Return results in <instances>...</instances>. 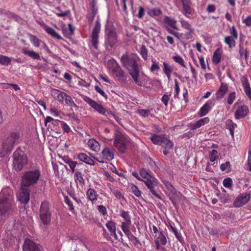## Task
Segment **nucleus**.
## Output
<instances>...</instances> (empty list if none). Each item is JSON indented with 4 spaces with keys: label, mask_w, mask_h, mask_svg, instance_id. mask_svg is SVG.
I'll return each instance as SVG.
<instances>
[{
    "label": "nucleus",
    "mask_w": 251,
    "mask_h": 251,
    "mask_svg": "<svg viewBox=\"0 0 251 251\" xmlns=\"http://www.w3.org/2000/svg\"><path fill=\"white\" fill-rule=\"evenodd\" d=\"M221 59V53L220 52V49H217L214 52L212 57L213 63L217 65L220 62Z\"/></svg>",
    "instance_id": "cd10ccee"
},
{
    "label": "nucleus",
    "mask_w": 251,
    "mask_h": 251,
    "mask_svg": "<svg viewBox=\"0 0 251 251\" xmlns=\"http://www.w3.org/2000/svg\"><path fill=\"white\" fill-rule=\"evenodd\" d=\"M120 215L126 221L127 224H131L130 216L128 211L122 210Z\"/></svg>",
    "instance_id": "c9c22d12"
},
{
    "label": "nucleus",
    "mask_w": 251,
    "mask_h": 251,
    "mask_svg": "<svg viewBox=\"0 0 251 251\" xmlns=\"http://www.w3.org/2000/svg\"><path fill=\"white\" fill-rule=\"evenodd\" d=\"M21 51L24 55L29 56L33 59L37 60H41V57L39 54L33 50H29L26 48H23Z\"/></svg>",
    "instance_id": "a211bd4d"
},
{
    "label": "nucleus",
    "mask_w": 251,
    "mask_h": 251,
    "mask_svg": "<svg viewBox=\"0 0 251 251\" xmlns=\"http://www.w3.org/2000/svg\"><path fill=\"white\" fill-rule=\"evenodd\" d=\"M214 105V102L213 100H209L207 101L200 110V116H205L207 114L209 110L211 108L212 106Z\"/></svg>",
    "instance_id": "6ab92c4d"
},
{
    "label": "nucleus",
    "mask_w": 251,
    "mask_h": 251,
    "mask_svg": "<svg viewBox=\"0 0 251 251\" xmlns=\"http://www.w3.org/2000/svg\"><path fill=\"white\" fill-rule=\"evenodd\" d=\"M141 51L140 54L142 57V58L146 60L148 58V50L147 49L146 46L144 45H142L141 47Z\"/></svg>",
    "instance_id": "37998d69"
},
{
    "label": "nucleus",
    "mask_w": 251,
    "mask_h": 251,
    "mask_svg": "<svg viewBox=\"0 0 251 251\" xmlns=\"http://www.w3.org/2000/svg\"><path fill=\"white\" fill-rule=\"evenodd\" d=\"M128 139L127 136L122 134L121 133H116L114 138V144L116 149L121 153H124L127 149V144Z\"/></svg>",
    "instance_id": "423d86ee"
},
{
    "label": "nucleus",
    "mask_w": 251,
    "mask_h": 251,
    "mask_svg": "<svg viewBox=\"0 0 251 251\" xmlns=\"http://www.w3.org/2000/svg\"><path fill=\"white\" fill-rule=\"evenodd\" d=\"M13 202L12 190L9 187L3 189L0 193V216H5L11 213Z\"/></svg>",
    "instance_id": "f03ea898"
},
{
    "label": "nucleus",
    "mask_w": 251,
    "mask_h": 251,
    "mask_svg": "<svg viewBox=\"0 0 251 251\" xmlns=\"http://www.w3.org/2000/svg\"><path fill=\"white\" fill-rule=\"evenodd\" d=\"M165 145V149H171L174 147V143L169 139V136L164 134L163 136V140L162 141V145Z\"/></svg>",
    "instance_id": "b1692460"
},
{
    "label": "nucleus",
    "mask_w": 251,
    "mask_h": 251,
    "mask_svg": "<svg viewBox=\"0 0 251 251\" xmlns=\"http://www.w3.org/2000/svg\"><path fill=\"white\" fill-rule=\"evenodd\" d=\"M11 61V58L0 54V63L3 65L7 66Z\"/></svg>",
    "instance_id": "e433bc0d"
},
{
    "label": "nucleus",
    "mask_w": 251,
    "mask_h": 251,
    "mask_svg": "<svg viewBox=\"0 0 251 251\" xmlns=\"http://www.w3.org/2000/svg\"><path fill=\"white\" fill-rule=\"evenodd\" d=\"M113 63H112L113 66V70L112 72L113 74L115 75V76L118 78V79L124 82H127V75L126 74V73L121 69L119 64L117 62V61L113 59Z\"/></svg>",
    "instance_id": "1a4fd4ad"
},
{
    "label": "nucleus",
    "mask_w": 251,
    "mask_h": 251,
    "mask_svg": "<svg viewBox=\"0 0 251 251\" xmlns=\"http://www.w3.org/2000/svg\"><path fill=\"white\" fill-rule=\"evenodd\" d=\"M40 219L45 225H49L50 222L51 213L49 211V203L47 201L42 202L40 209Z\"/></svg>",
    "instance_id": "0eeeda50"
},
{
    "label": "nucleus",
    "mask_w": 251,
    "mask_h": 251,
    "mask_svg": "<svg viewBox=\"0 0 251 251\" xmlns=\"http://www.w3.org/2000/svg\"><path fill=\"white\" fill-rule=\"evenodd\" d=\"M172 58L176 62L178 63L181 66L185 67L184 60L179 55H176L173 56Z\"/></svg>",
    "instance_id": "8fccbe9b"
},
{
    "label": "nucleus",
    "mask_w": 251,
    "mask_h": 251,
    "mask_svg": "<svg viewBox=\"0 0 251 251\" xmlns=\"http://www.w3.org/2000/svg\"><path fill=\"white\" fill-rule=\"evenodd\" d=\"M106 226L110 232L111 235H113L115 239L117 240L118 236L116 233V227L115 223L112 221H108L106 224Z\"/></svg>",
    "instance_id": "4be33fe9"
},
{
    "label": "nucleus",
    "mask_w": 251,
    "mask_h": 251,
    "mask_svg": "<svg viewBox=\"0 0 251 251\" xmlns=\"http://www.w3.org/2000/svg\"><path fill=\"white\" fill-rule=\"evenodd\" d=\"M95 89L97 92L100 93L101 95H102L105 99H107V95L105 93V92L98 86H95Z\"/></svg>",
    "instance_id": "6e6d98bb"
},
{
    "label": "nucleus",
    "mask_w": 251,
    "mask_h": 251,
    "mask_svg": "<svg viewBox=\"0 0 251 251\" xmlns=\"http://www.w3.org/2000/svg\"><path fill=\"white\" fill-rule=\"evenodd\" d=\"M148 14L151 17L159 16L161 14L162 12L160 9L153 8L150 9L147 11Z\"/></svg>",
    "instance_id": "58836bf2"
},
{
    "label": "nucleus",
    "mask_w": 251,
    "mask_h": 251,
    "mask_svg": "<svg viewBox=\"0 0 251 251\" xmlns=\"http://www.w3.org/2000/svg\"><path fill=\"white\" fill-rule=\"evenodd\" d=\"M64 199H65V202L68 205L69 209L72 211L73 210H74V208L73 203L70 201V200L68 198V197L67 196L65 197Z\"/></svg>",
    "instance_id": "13d9d810"
},
{
    "label": "nucleus",
    "mask_w": 251,
    "mask_h": 251,
    "mask_svg": "<svg viewBox=\"0 0 251 251\" xmlns=\"http://www.w3.org/2000/svg\"><path fill=\"white\" fill-rule=\"evenodd\" d=\"M151 113V110L149 109H141L139 111V113L142 116L146 117H148Z\"/></svg>",
    "instance_id": "052dcab7"
},
{
    "label": "nucleus",
    "mask_w": 251,
    "mask_h": 251,
    "mask_svg": "<svg viewBox=\"0 0 251 251\" xmlns=\"http://www.w3.org/2000/svg\"><path fill=\"white\" fill-rule=\"evenodd\" d=\"M30 41L36 47H39L40 46V42H42L41 40L38 39L35 36L30 34Z\"/></svg>",
    "instance_id": "49530a36"
},
{
    "label": "nucleus",
    "mask_w": 251,
    "mask_h": 251,
    "mask_svg": "<svg viewBox=\"0 0 251 251\" xmlns=\"http://www.w3.org/2000/svg\"><path fill=\"white\" fill-rule=\"evenodd\" d=\"M164 22L171 26L173 28L177 29L176 21L174 19H171L169 17H165L164 18Z\"/></svg>",
    "instance_id": "473e14b6"
},
{
    "label": "nucleus",
    "mask_w": 251,
    "mask_h": 251,
    "mask_svg": "<svg viewBox=\"0 0 251 251\" xmlns=\"http://www.w3.org/2000/svg\"><path fill=\"white\" fill-rule=\"evenodd\" d=\"M130 189L131 192L137 197H140L141 195V191L135 185L131 184L130 185Z\"/></svg>",
    "instance_id": "a19ab883"
},
{
    "label": "nucleus",
    "mask_w": 251,
    "mask_h": 251,
    "mask_svg": "<svg viewBox=\"0 0 251 251\" xmlns=\"http://www.w3.org/2000/svg\"><path fill=\"white\" fill-rule=\"evenodd\" d=\"M138 60V57L136 55H129L127 54H123L121 58L123 66L128 70L135 83L138 86H142V82L139 79V68L137 63Z\"/></svg>",
    "instance_id": "f257e3e1"
},
{
    "label": "nucleus",
    "mask_w": 251,
    "mask_h": 251,
    "mask_svg": "<svg viewBox=\"0 0 251 251\" xmlns=\"http://www.w3.org/2000/svg\"><path fill=\"white\" fill-rule=\"evenodd\" d=\"M45 30L48 34L51 35L52 37L57 39H61V36L52 28L48 25H45Z\"/></svg>",
    "instance_id": "c756f323"
},
{
    "label": "nucleus",
    "mask_w": 251,
    "mask_h": 251,
    "mask_svg": "<svg viewBox=\"0 0 251 251\" xmlns=\"http://www.w3.org/2000/svg\"><path fill=\"white\" fill-rule=\"evenodd\" d=\"M61 124L64 131L67 133H69L70 130V128L67 124L63 121H61Z\"/></svg>",
    "instance_id": "69168bd1"
},
{
    "label": "nucleus",
    "mask_w": 251,
    "mask_h": 251,
    "mask_svg": "<svg viewBox=\"0 0 251 251\" xmlns=\"http://www.w3.org/2000/svg\"><path fill=\"white\" fill-rule=\"evenodd\" d=\"M113 193L116 198L118 199H122L123 200H125L123 195L119 190H115L113 191Z\"/></svg>",
    "instance_id": "4d7b16f0"
},
{
    "label": "nucleus",
    "mask_w": 251,
    "mask_h": 251,
    "mask_svg": "<svg viewBox=\"0 0 251 251\" xmlns=\"http://www.w3.org/2000/svg\"><path fill=\"white\" fill-rule=\"evenodd\" d=\"M145 182L146 185L150 191L152 193V195L155 197L161 200V197L158 195L154 189V187L158 184V181L153 176L146 179V180L143 181Z\"/></svg>",
    "instance_id": "9b49d317"
},
{
    "label": "nucleus",
    "mask_w": 251,
    "mask_h": 251,
    "mask_svg": "<svg viewBox=\"0 0 251 251\" xmlns=\"http://www.w3.org/2000/svg\"><path fill=\"white\" fill-rule=\"evenodd\" d=\"M181 2L184 11V14L187 16L188 14H191L193 12V10L189 5L188 1L186 0H181Z\"/></svg>",
    "instance_id": "bb28decb"
},
{
    "label": "nucleus",
    "mask_w": 251,
    "mask_h": 251,
    "mask_svg": "<svg viewBox=\"0 0 251 251\" xmlns=\"http://www.w3.org/2000/svg\"><path fill=\"white\" fill-rule=\"evenodd\" d=\"M226 126L230 131V133L232 136L234 135V130L237 126V125L234 123L231 120L228 119L226 121Z\"/></svg>",
    "instance_id": "72a5a7b5"
},
{
    "label": "nucleus",
    "mask_w": 251,
    "mask_h": 251,
    "mask_svg": "<svg viewBox=\"0 0 251 251\" xmlns=\"http://www.w3.org/2000/svg\"><path fill=\"white\" fill-rule=\"evenodd\" d=\"M87 196L91 201H94L97 199V194L95 190L93 188H89L87 192Z\"/></svg>",
    "instance_id": "7c9ffc66"
},
{
    "label": "nucleus",
    "mask_w": 251,
    "mask_h": 251,
    "mask_svg": "<svg viewBox=\"0 0 251 251\" xmlns=\"http://www.w3.org/2000/svg\"><path fill=\"white\" fill-rule=\"evenodd\" d=\"M23 251H40L39 245L33 241L26 239L23 246Z\"/></svg>",
    "instance_id": "4468645a"
},
{
    "label": "nucleus",
    "mask_w": 251,
    "mask_h": 251,
    "mask_svg": "<svg viewBox=\"0 0 251 251\" xmlns=\"http://www.w3.org/2000/svg\"><path fill=\"white\" fill-rule=\"evenodd\" d=\"M230 167V164L229 161H226L225 163H223L220 166V169L222 171H226L228 170L229 172V169Z\"/></svg>",
    "instance_id": "864d4df0"
},
{
    "label": "nucleus",
    "mask_w": 251,
    "mask_h": 251,
    "mask_svg": "<svg viewBox=\"0 0 251 251\" xmlns=\"http://www.w3.org/2000/svg\"><path fill=\"white\" fill-rule=\"evenodd\" d=\"M75 181H78L81 184L84 185L85 183L84 179L82 176V175L78 171H75Z\"/></svg>",
    "instance_id": "4c0bfd02"
},
{
    "label": "nucleus",
    "mask_w": 251,
    "mask_h": 251,
    "mask_svg": "<svg viewBox=\"0 0 251 251\" xmlns=\"http://www.w3.org/2000/svg\"><path fill=\"white\" fill-rule=\"evenodd\" d=\"M53 93L55 99L63 103L67 94L58 90H54Z\"/></svg>",
    "instance_id": "a878e982"
},
{
    "label": "nucleus",
    "mask_w": 251,
    "mask_h": 251,
    "mask_svg": "<svg viewBox=\"0 0 251 251\" xmlns=\"http://www.w3.org/2000/svg\"><path fill=\"white\" fill-rule=\"evenodd\" d=\"M235 92H232L229 94L227 98V102L230 105L233 102V101L235 99Z\"/></svg>",
    "instance_id": "5fc2aeb1"
},
{
    "label": "nucleus",
    "mask_w": 251,
    "mask_h": 251,
    "mask_svg": "<svg viewBox=\"0 0 251 251\" xmlns=\"http://www.w3.org/2000/svg\"><path fill=\"white\" fill-rule=\"evenodd\" d=\"M209 122V119L208 118H204L202 119H201L199 120H198L197 122L195 123L196 125V126L198 127V128L201 127V126L204 125L205 124H207Z\"/></svg>",
    "instance_id": "c03bdc74"
},
{
    "label": "nucleus",
    "mask_w": 251,
    "mask_h": 251,
    "mask_svg": "<svg viewBox=\"0 0 251 251\" xmlns=\"http://www.w3.org/2000/svg\"><path fill=\"white\" fill-rule=\"evenodd\" d=\"M230 34L231 35V36L234 37L235 39H237L238 34L237 30L234 26H232L230 28Z\"/></svg>",
    "instance_id": "bf43d9fd"
},
{
    "label": "nucleus",
    "mask_w": 251,
    "mask_h": 251,
    "mask_svg": "<svg viewBox=\"0 0 251 251\" xmlns=\"http://www.w3.org/2000/svg\"><path fill=\"white\" fill-rule=\"evenodd\" d=\"M118 41L117 34L114 28H106L105 29V46L107 49L108 46L110 48L114 47Z\"/></svg>",
    "instance_id": "39448f33"
},
{
    "label": "nucleus",
    "mask_w": 251,
    "mask_h": 251,
    "mask_svg": "<svg viewBox=\"0 0 251 251\" xmlns=\"http://www.w3.org/2000/svg\"><path fill=\"white\" fill-rule=\"evenodd\" d=\"M166 186L171 194L175 195L176 193V190L170 182H168L166 184Z\"/></svg>",
    "instance_id": "603ef678"
},
{
    "label": "nucleus",
    "mask_w": 251,
    "mask_h": 251,
    "mask_svg": "<svg viewBox=\"0 0 251 251\" xmlns=\"http://www.w3.org/2000/svg\"><path fill=\"white\" fill-rule=\"evenodd\" d=\"M98 210L102 215H105V214H106V208L102 205H98Z\"/></svg>",
    "instance_id": "774afa93"
},
{
    "label": "nucleus",
    "mask_w": 251,
    "mask_h": 251,
    "mask_svg": "<svg viewBox=\"0 0 251 251\" xmlns=\"http://www.w3.org/2000/svg\"><path fill=\"white\" fill-rule=\"evenodd\" d=\"M102 155L108 160H111L114 158V153L110 150L106 148L102 151Z\"/></svg>",
    "instance_id": "c85d7f7f"
},
{
    "label": "nucleus",
    "mask_w": 251,
    "mask_h": 251,
    "mask_svg": "<svg viewBox=\"0 0 251 251\" xmlns=\"http://www.w3.org/2000/svg\"><path fill=\"white\" fill-rule=\"evenodd\" d=\"M64 101L66 104H67L68 106H69V105H71L72 102L73 101L71 97L67 94H66V96L64 99Z\"/></svg>",
    "instance_id": "0e129e2a"
},
{
    "label": "nucleus",
    "mask_w": 251,
    "mask_h": 251,
    "mask_svg": "<svg viewBox=\"0 0 251 251\" xmlns=\"http://www.w3.org/2000/svg\"><path fill=\"white\" fill-rule=\"evenodd\" d=\"M139 174L142 177L146 179L152 176L151 171L149 169L144 168L140 169L139 171Z\"/></svg>",
    "instance_id": "f704fd0d"
},
{
    "label": "nucleus",
    "mask_w": 251,
    "mask_h": 251,
    "mask_svg": "<svg viewBox=\"0 0 251 251\" xmlns=\"http://www.w3.org/2000/svg\"><path fill=\"white\" fill-rule=\"evenodd\" d=\"M156 239H158L162 245H166L167 244L166 237L162 231L159 232L158 236Z\"/></svg>",
    "instance_id": "ea45409f"
},
{
    "label": "nucleus",
    "mask_w": 251,
    "mask_h": 251,
    "mask_svg": "<svg viewBox=\"0 0 251 251\" xmlns=\"http://www.w3.org/2000/svg\"><path fill=\"white\" fill-rule=\"evenodd\" d=\"M251 198L250 194L242 193L240 194L234 202V205L236 207H240L247 203Z\"/></svg>",
    "instance_id": "ddd939ff"
},
{
    "label": "nucleus",
    "mask_w": 251,
    "mask_h": 251,
    "mask_svg": "<svg viewBox=\"0 0 251 251\" xmlns=\"http://www.w3.org/2000/svg\"><path fill=\"white\" fill-rule=\"evenodd\" d=\"M13 165L16 171H20L27 163L28 158L26 154L20 147H19L14 151L13 155Z\"/></svg>",
    "instance_id": "20e7f679"
},
{
    "label": "nucleus",
    "mask_w": 251,
    "mask_h": 251,
    "mask_svg": "<svg viewBox=\"0 0 251 251\" xmlns=\"http://www.w3.org/2000/svg\"><path fill=\"white\" fill-rule=\"evenodd\" d=\"M219 155V153L217 150H213L209 154L210 161L214 162L218 158Z\"/></svg>",
    "instance_id": "79ce46f5"
},
{
    "label": "nucleus",
    "mask_w": 251,
    "mask_h": 251,
    "mask_svg": "<svg viewBox=\"0 0 251 251\" xmlns=\"http://www.w3.org/2000/svg\"><path fill=\"white\" fill-rule=\"evenodd\" d=\"M242 86L246 94L250 99H251V89L249 80L246 75H243L241 78Z\"/></svg>",
    "instance_id": "dca6fc26"
},
{
    "label": "nucleus",
    "mask_w": 251,
    "mask_h": 251,
    "mask_svg": "<svg viewBox=\"0 0 251 251\" xmlns=\"http://www.w3.org/2000/svg\"><path fill=\"white\" fill-rule=\"evenodd\" d=\"M171 95H169V96L167 95H164L162 97V101L166 106L168 105V102L169 100V97Z\"/></svg>",
    "instance_id": "338daca9"
},
{
    "label": "nucleus",
    "mask_w": 251,
    "mask_h": 251,
    "mask_svg": "<svg viewBox=\"0 0 251 251\" xmlns=\"http://www.w3.org/2000/svg\"><path fill=\"white\" fill-rule=\"evenodd\" d=\"M236 39L231 36H226L225 38V42L228 45L229 48H232L235 46V40Z\"/></svg>",
    "instance_id": "2f4dec72"
},
{
    "label": "nucleus",
    "mask_w": 251,
    "mask_h": 251,
    "mask_svg": "<svg viewBox=\"0 0 251 251\" xmlns=\"http://www.w3.org/2000/svg\"><path fill=\"white\" fill-rule=\"evenodd\" d=\"M164 134L158 135L156 134H153L150 137L151 142L155 145H161L162 141L163 140V136Z\"/></svg>",
    "instance_id": "5701e85b"
},
{
    "label": "nucleus",
    "mask_w": 251,
    "mask_h": 251,
    "mask_svg": "<svg viewBox=\"0 0 251 251\" xmlns=\"http://www.w3.org/2000/svg\"><path fill=\"white\" fill-rule=\"evenodd\" d=\"M31 188L20 184L19 192L17 195V199L21 203L27 204L30 199Z\"/></svg>",
    "instance_id": "6e6552de"
},
{
    "label": "nucleus",
    "mask_w": 251,
    "mask_h": 251,
    "mask_svg": "<svg viewBox=\"0 0 251 251\" xmlns=\"http://www.w3.org/2000/svg\"><path fill=\"white\" fill-rule=\"evenodd\" d=\"M249 112L248 106L242 105L239 106L235 112V117L236 119H240L246 117Z\"/></svg>",
    "instance_id": "2eb2a0df"
},
{
    "label": "nucleus",
    "mask_w": 251,
    "mask_h": 251,
    "mask_svg": "<svg viewBox=\"0 0 251 251\" xmlns=\"http://www.w3.org/2000/svg\"><path fill=\"white\" fill-rule=\"evenodd\" d=\"M88 146L93 151H97L100 149V145L95 139L92 138L88 142Z\"/></svg>",
    "instance_id": "393cba45"
},
{
    "label": "nucleus",
    "mask_w": 251,
    "mask_h": 251,
    "mask_svg": "<svg viewBox=\"0 0 251 251\" xmlns=\"http://www.w3.org/2000/svg\"><path fill=\"white\" fill-rule=\"evenodd\" d=\"M181 24L182 26L186 29H190L191 28V25L185 20H181Z\"/></svg>",
    "instance_id": "e2e57ef3"
},
{
    "label": "nucleus",
    "mask_w": 251,
    "mask_h": 251,
    "mask_svg": "<svg viewBox=\"0 0 251 251\" xmlns=\"http://www.w3.org/2000/svg\"><path fill=\"white\" fill-rule=\"evenodd\" d=\"M96 0H92L90 3L92 14H93V17H95L97 13V8L96 7Z\"/></svg>",
    "instance_id": "3c124183"
},
{
    "label": "nucleus",
    "mask_w": 251,
    "mask_h": 251,
    "mask_svg": "<svg viewBox=\"0 0 251 251\" xmlns=\"http://www.w3.org/2000/svg\"><path fill=\"white\" fill-rule=\"evenodd\" d=\"M62 159L65 163L69 165L73 173L75 172V169L76 165H77V166H78L79 165H81L82 164V163L78 164L76 161H73L68 156H64L62 157Z\"/></svg>",
    "instance_id": "aec40b11"
},
{
    "label": "nucleus",
    "mask_w": 251,
    "mask_h": 251,
    "mask_svg": "<svg viewBox=\"0 0 251 251\" xmlns=\"http://www.w3.org/2000/svg\"><path fill=\"white\" fill-rule=\"evenodd\" d=\"M100 29V24L99 21H97L96 22L95 25L93 29L91 34V43L94 48L98 50V44L99 43V33Z\"/></svg>",
    "instance_id": "9d476101"
},
{
    "label": "nucleus",
    "mask_w": 251,
    "mask_h": 251,
    "mask_svg": "<svg viewBox=\"0 0 251 251\" xmlns=\"http://www.w3.org/2000/svg\"><path fill=\"white\" fill-rule=\"evenodd\" d=\"M41 176L39 169L25 171L21 178L20 184L32 188L35 187Z\"/></svg>",
    "instance_id": "7ed1b4c3"
},
{
    "label": "nucleus",
    "mask_w": 251,
    "mask_h": 251,
    "mask_svg": "<svg viewBox=\"0 0 251 251\" xmlns=\"http://www.w3.org/2000/svg\"><path fill=\"white\" fill-rule=\"evenodd\" d=\"M163 71L167 76L168 79H170V74L172 72L170 67L168 66V65L167 63L165 62L163 63Z\"/></svg>",
    "instance_id": "09e8293b"
},
{
    "label": "nucleus",
    "mask_w": 251,
    "mask_h": 251,
    "mask_svg": "<svg viewBox=\"0 0 251 251\" xmlns=\"http://www.w3.org/2000/svg\"><path fill=\"white\" fill-rule=\"evenodd\" d=\"M228 91L227 84L224 82H222L221 86L219 89L217 91L216 93V98L217 100H220L226 95Z\"/></svg>",
    "instance_id": "f3484780"
},
{
    "label": "nucleus",
    "mask_w": 251,
    "mask_h": 251,
    "mask_svg": "<svg viewBox=\"0 0 251 251\" xmlns=\"http://www.w3.org/2000/svg\"><path fill=\"white\" fill-rule=\"evenodd\" d=\"M84 100L90 106H91L95 110L98 112L99 113L105 115L106 109L105 108L100 104L98 103L95 101L93 100L89 97H84L83 98Z\"/></svg>",
    "instance_id": "f8f14e48"
},
{
    "label": "nucleus",
    "mask_w": 251,
    "mask_h": 251,
    "mask_svg": "<svg viewBox=\"0 0 251 251\" xmlns=\"http://www.w3.org/2000/svg\"><path fill=\"white\" fill-rule=\"evenodd\" d=\"M77 158L86 164L91 165H95V161L90 157L88 156L84 153H80L78 154L77 155Z\"/></svg>",
    "instance_id": "412c9836"
},
{
    "label": "nucleus",
    "mask_w": 251,
    "mask_h": 251,
    "mask_svg": "<svg viewBox=\"0 0 251 251\" xmlns=\"http://www.w3.org/2000/svg\"><path fill=\"white\" fill-rule=\"evenodd\" d=\"M128 239L131 241L135 246H137L138 244H141L139 240L133 235L132 236H130V238Z\"/></svg>",
    "instance_id": "680f3d73"
},
{
    "label": "nucleus",
    "mask_w": 251,
    "mask_h": 251,
    "mask_svg": "<svg viewBox=\"0 0 251 251\" xmlns=\"http://www.w3.org/2000/svg\"><path fill=\"white\" fill-rule=\"evenodd\" d=\"M171 228L172 231L175 233V236H176V238L177 239V240L180 242L182 243L184 242V241H183V238L181 236V234L178 233V232L177 231V229L176 228L172 226H171Z\"/></svg>",
    "instance_id": "de8ad7c7"
},
{
    "label": "nucleus",
    "mask_w": 251,
    "mask_h": 251,
    "mask_svg": "<svg viewBox=\"0 0 251 251\" xmlns=\"http://www.w3.org/2000/svg\"><path fill=\"white\" fill-rule=\"evenodd\" d=\"M223 184L226 188H231L233 185L232 180L230 177H226L223 180Z\"/></svg>",
    "instance_id": "a18cd8bd"
}]
</instances>
